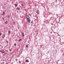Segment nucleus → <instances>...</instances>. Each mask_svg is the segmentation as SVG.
<instances>
[{"label": "nucleus", "instance_id": "27", "mask_svg": "<svg viewBox=\"0 0 64 64\" xmlns=\"http://www.w3.org/2000/svg\"><path fill=\"white\" fill-rule=\"evenodd\" d=\"M35 6L36 7V5H35Z\"/></svg>", "mask_w": 64, "mask_h": 64}, {"label": "nucleus", "instance_id": "17", "mask_svg": "<svg viewBox=\"0 0 64 64\" xmlns=\"http://www.w3.org/2000/svg\"><path fill=\"white\" fill-rule=\"evenodd\" d=\"M1 34H2V33L1 32H0V36H1Z\"/></svg>", "mask_w": 64, "mask_h": 64}, {"label": "nucleus", "instance_id": "4", "mask_svg": "<svg viewBox=\"0 0 64 64\" xmlns=\"http://www.w3.org/2000/svg\"><path fill=\"white\" fill-rule=\"evenodd\" d=\"M39 10H37L36 11V13L38 14V15H39Z\"/></svg>", "mask_w": 64, "mask_h": 64}, {"label": "nucleus", "instance_id": "44", "mask_svg": "<svg viewBox=\"0 0 64 64\" xmlns=\"http://www.w3.org/2000/svg\"><path fill=\"white\" fill-rule=\"evenodd\" d=\"M50 61H51V60H50Z\"/></svg>", "mask_w": 64, "mask_h": 64}, {"label": "nucleus", "instance_id": "39", "mask_svg": "<svg viewBox=\"0 0 64 64\" xmlns=\"http://www.w3.org/2000/svg\"><path fill=\"white\" fill-rule=\"evenodd\" d=\"M11 19H12V17L11 18Z\"/></svg>", "mask_w": 64, "mask_h": 64}, {"label": "nucleus", "instance_id": "36", "mask_svg": "<svg viewBox=\"0 0 64 64\" xmlns=\"http://www.w3.org/2000/svg\"><path fill=\"white\" fill-rule=\"evenodd\" d=\"M32 55H34V54H33Z\"/></svg>", "mask_w": 64, "mask_h": 64}, {"label": "nucleus", "instance_id": "16", "mask_svg": "<svg viewBox=\"0 0 64 64\" xmlns=\"http://www.w3.org/2000/svg\"><path fill=\"white\" fill-rule=\"evenodd\" d=\"M7 21H6V22H5V23L6 24H7Z\"/></svg>", "mask_w": 64, "mask_h": 64}, {"label": "nucleus", "instance_id": "19", "mask_svg": "<svg viewBox=\"0 0 64 64\" xmlns=\"http://www.w3.org/2000/svg\"><path fill=\"white\" fill-rule=\"evenodd\" d=\"M6 42H7V43H8V40H6Z\"/></svg>", "mask_w": 64, "mask_h": 64}, {"label": "nucleus", "instance_id": "29", "mask_svg": "<svg viewBox=\"0 0 64 64\" xmlns=\"http://www.w3.org/2000/svg\"><path fill=\"white\" fill-rule=\"evenodd\" d=\"M14 24H15V23L14 22Z\"/></svg>", "mask_w": 64, "mask_h": 64}, {"label": "nucleus", "instance_id": "21", "mask_svg": "<svg viewBox=\"0 0 64 64\" xmlns=\"http://www.w3.org/2000/svg\"><path fill=\"white\" fill-rule=\"evenodd\" d=\"M10 51H12V50H11V49H10Z\"/></svg>", "mask_w": 64, "mask_h": 64}, {"label": "nucleus", "instance_id": "15", "mask_svg": "<svg viewBox=\"0 0 64 64\" xmlns=\"http://www.w3.org/2000/svg\"><path fill=\"white\" fill-rule=\"evenodd\" d=\"M19 63H20V64H21V61L19 60Z\"/></svg>", "mask_w": 64, "mask_h": 64}, {"label": "nucleus", "instance_id": "10", "mask_svg": "<svg viewBox=\"0 0 64 64\" xmlns=\"http://www.w3.org/2000/svg\"><path fill=\"white\" fill-rule=\"evenodd\" d=\"M5 37V35L4 34L3 35V36L2 37V38H4Z\"/></svg>", "mask_w": 64, "mask_h": 64}, {"label": "nucleus", "instance_id": "40", "mask_svg": "<svg viewBox=\"0 0 64 64\" xmlns=\"http://www.w3.org/2000/svg\"><path fill=\"white\" fill-rule=\"evenodd\" d=\"M8 16V17H9V16Z\"/></svg>", "mask_w": 64, "mask_h": 64}, {"label": "nucleus", "instance_id": "41", "mask_svg": "<svg viewBox=\"0 0 64 64\" xmlns=\"http://www.w3.org/2000/svg\"><path fill=\"white\" fill-rule=\"evenodd\" d=\"M52 18H53V17H52Z\"/></svg>", "mask_w": 64, "mask_h": 64}, {"label": "nucleus", "instance_id": "26", "mask_svg": "<svg viewBox=\"0 0 64 64\" xmlns=\"http://www.w3.org/2000/svg\"><path fill=\"white\" fill-rule=\"evenodd\" d=\"M32 22H33V20H32V21L31 22V23H32Z\"/></svg>", "mask_w": 64, "mask_h": 64}, {"label": "nucleus", "instance_id": "38", "mask_svg": "<svg viewBox=\"0 0 64 64\" xmlns=\"http://www.w3.org/2000/svg\"><path fill=\"white\" fill-rule=\"evenodd\" d=\"M62 64V63H61V64Z\"/></svg>", "mask_w": 64, "mask_h": 64}, {"label": "nucleus", "instance_id": "46", "mask_svg": "<svg viewBox=\"0 0 64 64\" xmlns=\"http://www.w3.org/2000/svg\"><path fill=\"white\" fill-rule=\"evenodd\" d=\"M15 53H16V52H15Z\"/></svg>", "mask_w": 64, "mask_h": 64}, {"label": "nucleus", "instance_id": "32", "mask_svg": "<svg viewBox=\"0 0 64 64\" xmlns=\"http://www.w3.org/2000/svg\"><path fill=\"white\" fill-rule=\"evenodd\" d=\"M12 21H13L14 20L13 19H12Z\"/></svg>", "mask_w": 64, "mask_h": 64}, {"label": "nucleus", "instance_id": "34", "mask_svg": "<svg viewBox=\"0 0 64 64\" xmlns=\"http://www.w3.org/2000/svg\"><path fill=\"white\" fill-rule=\"evenodd\" d=\"M5 51H7V50H5Z\"/></svg>", "mask_w": 64, "mask_h": 64}, {"label": "nucleus", "instance_id": "2", "mask_svg": "<svg viewBox=\"0 0 64 64\" xmlns=\"http://www.w3.org/2000/svg\"><path fill=\"white\" fill-rule=\"evenodd\" d=\"M0 52H1V53H5V51L3 50H0Z\"/></svg>", "mask_w": 64, "mask_h": 64}, {"label": "nucleus", "instance_id": "20", "mask_svg": "<svg viewBox=\"0 0 64 64\" xmlns=\"http://www.w3.org/2000/svg\"><path fill=\"white\" fill-rule=\"evenodd\" d=\"M14 46H16V44H14Z\"/></svg>", "mask_w": 64, "mask_h": 64}, {"label": "nucleus", "instance_id": "28", "mask_svg": "<svg viewBox=\"0 0 64 64\" xmlns=\"http://www.w3.org/2000/svg\"><path fill=\"white\" fill-rule=\"evenodd\" d=\"M3 48V46H2V48Z\"/></svg>", "mask_w": 64, "mask_h": 64}, {"label": "nucleus", "instance_id": "8", "mask_svg": "<svg viewBox=\"0 0 64 64\" xmlns=\"http://www.w3.org/2000/svg\"><path fill=\"white\" fill-rule=\"evenodd\" d=\"M14 5L15 6H16V7H17V6H18V5L17 4H14Z\"/></svg>", "mask_w": 64, "mask_h": 64}, {"label": "nucleus", "instance_id": "18", "mask_svg": "<svg viewBox=\"0 0 64 64\" xmlns=\"http://www.w3.org/2000/svg\"><path fill=\"white\" fill-rule=\"evenodd\" d=\"M21 6H22V7H23V6H24L23 4H22L21 5Z\"/></svg>", "mask_w": 64, "mask_h": 64}, {"label": "nucleus", "instance_id": "22", "mask_svg": "<svg viewBox=\"0 0 64 64\" xmlns=\"http://www.w3.org/2000/svg\"><path fill=\"white\" fill-rule=\"evenodd\" d=\"M18 41H19V42H20V41H21V40L20 39V40H18Z\"/></svg>", "mask_w": 64, "mask_h": 64}, {"label": "nucleus", "instance_id": "31", "mask_svg": "<svg viewBox=\"0 0 64 64\" xmlns=\"http://www.w3.org/2000/svg\"><path fill=\"white\" fill-rule=\"evenodd\" d=\"M21 34H22V33H23L22 32H21Z\"/></svg>", "mask_w": 64, "mask_h": 64}, {"label": "nucleus", "instance_id": "23", "mask_svg": "<svg viewBox=\"0 0 64 64\" xmlns=\"http://www.w3.org/2000/svg\"><path fill=\"white\" fill-rule=\"evenodd\" d=\"M50 34H52V32H50Z\"/></svg>", "mask_w": 64, "mask_h": 64}, {"label": "nucleus", "instance_id": "37", "mask_svg": "<svg viewBox=\"0 0 64 64\" xmlns=\"http://www.w3.org/2000/svg\"><path fill=\"white\" fill-rule=\"evenodd\" d=\"M58 62H59V60H58Z\"/></svg>", "mask_w": 64, "mask_h": 64}, {"label": "nucleus", "instance_id": "12", "mask_svg": "<svg viewBox=\"0 0 64 64\" xmlns=\"http://www.w3.org/2000/svg\"><path fill=\"white\" fill-rule=\"evenodd\" d=\"M44 30L46 32V31H47V28H46V29H45Z\"/></svg>", "mask_w": 64, "mask_h": 64}, {"label": "nucleus", "instance_id": "6", "mask_svg": "<svg viewBox=\"0 0 64 64\" xmlns=\"http://www.w3.org/2000/svg\"><path fill=\"white\" fill-rule=\"evenodd\" d=\"M26 62H29V60H28V59H27L25 61Z\"/></svg>", "mask_w": 64, "mask_h": 64}, {"label": "nucleus", "instance_id": "3", "mask_svg": "<svg viewBox=\"0 0 64 64\" xmlns=\"http://www.w3.org/2000/svg\"><path fill=\"white\" fill-rule=\"evenodd\" d=\"M28 22L29 23H30V19H29L28 20H27Z\"/></svg>", "mask_w": 64, "mask_h": 64}, {"label": "nucleus", "instance_id": "9", "mask_svg": "<svg viewBox=\"0 0 64 64\" xmlns=\"http://www.w3.org/2000/svg\"><path fill=\"white\" fill-rule=\"evenodd\" d=\"M5 14V13L4 12L2 14V15H4Z\"/></svg>", "mask_w": 64, "mask_h": 64}, {"label": "nucleus", "instance_id": "33", "mask_svg": "<svg viewBox=\"0 0 64 64\" xmlns=\"http://www.w3.org/2000/svg\"><path fill=\"white\" fill-rule=\"evenodd\" d=\"M38 6V5H36V6Z\"/></svg>", "mask_w": 64, "mask_h": 64}, {"label": "nucleus", "instance_id": "43", "mask_svg": "<svg viewBox=\"0 0 64 64\" xmlns=\"http://www.w3.org/2000/svg\"><path fill=\"white\" fill-rule=\"evenodd\" d=\"M38 54H39V53H38Z\"/></svg>", "mask_w": 64, "mask_h": 64}, {"label": "nucleus", "instance_id": "42", "mask_svg": "<svg viewBox=\"0 0 64 64\" xmlns=\"http://www.w3.org/2000/svg\"><path fill=\"white\" fill-rule=\"evenodd\" d=\"M33 35H34V34H33Z\"/></svg>", "mask_w": 64, "mask_h": 64}, {"label": "nucleus", "instance_id": "30", "mask_svg": "<svg viewBox=\"0 0 64 64\" xmlns=\"http://www.w3.org/2000/svg\"><path fill=\"white\" fill-rule=\"evenodd\" d=\"M20 41H21V40H22V39H20Z\"/></svg>", "mask_w": 64, "mask_h": 64}, {"label": "nucleus", "instance_id": "35", "mask_svg": "<svg viewBox=\"0 0 64 64\" xmlns=\"http://www.w3.org/2000/svg\"><path fill=\"white\" fill-rule=\"evenodd\" d=\"M5 4V5H6V4Z\"/></svg>", "mask_w": 64, "mask_h": 64}, {"label": "nucleus", "instance_id": "24", "mask_svg": "<svg viewBox=\"0 0 64 64\" xmlns=\"http://www.w3.org/2000/svg\"><path fill=\"white\" fill-rule=\"evenodd\" d=\"M2 19L3 20H4V18H2Z\"/></svg>", "mask_w": 64, "mask_h": 64}, {"label": "nucleus", "instance_id": "1", "mask_svg": "<svg viewBox=\"0 0 64 64\" xmlns=\"http://www.w3.org/2000/svg\"><path fill=\"white\" fill-rule=\"evenodd\" d=\"M26 20H28V19H29V16L28 15H26Z\"/></svg>", "mask_w": 64, "mask_h": 64}, {"label": "nucleus", "instance_id": "5", "mask_svg": "<svg viewBox=\"0 0 64 64\" xmlns=\"http://www.w3.org/2000/svg\"><path fill=\"white\" fill-rule=\"evenodd\" d=\"M17 10H20V8L19 7H17L16 8Z\"/></svg>", "mask_w": 64, "mask_h": 64}, {"label": "nucleus", "instance_id": "14", "mask_svg": "<svg viewBox=\"0 0 64 64\" xmlns=\"http://www.w3.org/2000/svg\"><path fill=\"white\" fill-rule=\"evenodd\" d=\"M26 48H28V46L27 45H26Z\"/></svg>", "mask_w": 64, "mask_h": 64}, {"label": "nucleus", "instance_id": "7", "mask_svg": "<svg viewBox=\"0 0 64 64\" xmlns=\"http://www.w3.org/2000/svg\"><path fill=\"white\" fill-rule=\"evenodd\" d=\"M55 27H54V26L52 27L51 28V29H55Z\"/></svg>", "mask_w": 64, "mask_h": 64}, {"label": "nucleus", "instance_id": "45", "mask_svg": "<svg viewBox=\"0 0 64 64\" xmlns=\"http://www.w3.org/2000/svg\"><path fill=\"white\" fill-rule=\"evenodd\" d=\"M50 61H51V60H50Z\"/></svg>", "mask_w": 64, "mask_h": 64}, {"label": "nucleus", "instance_id": "13", "mask_svg": "<svg viewBox=\"0 0 64 64\" xmlns=\"http://www.w3.org/2000/svg\"><path fill=\"white\" fill-rule=\"evenodd\" d=\"M8 33H11V32H10V30H9L8 31Z\"/></svg>", "mask_w": 64, "mask_h": 64}, {"label": "nucleus", "instance_id": "25", "mask_svg": "<svg viewBox=\"0 0 64 64\" xmlns=\"http://www.w3.org/2000/svg\"><path fill=\"white\" fill-rule=\"evenodd\" d=\"M2 64H4V62H2Z\"/></svg>", "mask_w": 64, "mask_h": 64}, {"label": "nucleus", "instance_id": "11", "mask_svg": "<svg viewBox=\"0 0 64 64\" xmlns=\"http://www.w3.org/2000/svg\"><path fill=\"white\" fill-rule=\"evenodd\" d=\"M22 35L23 36H25V35L24 34V33H22Z\"/></svg>", "mask_w": 64, "mask_h": 64}]
</instances>
